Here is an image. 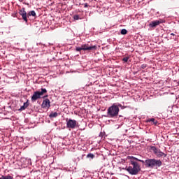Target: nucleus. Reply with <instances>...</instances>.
Segmentation results:
<instances>
[{
  "mask_svg": "<svg viewBox=\"0 0 179 179\" xmlns=\"http://www.w3.org/2000/svg\"><path fill=\"white\" fill-rule=\"evenodd\" d=\"M19 14L21 16V18L20 19H23V9H21L19 12Z\"/></svg>",
  "mask_w": 179,
  "mask_h": 179,
  "instance_id": "22",
  "label": "nucleus"
},
{
  "mask_svg": "<svg viewBox=\"0 0 179 179\" xmlns=\"http://www.w3.org/2000/svg\"><path fill=\"white\" fill-rule=\"evenodd\" d=\"M171 36H176V34H174L173 33H171Z\"/></svg>",
  "mask_w": 179,
  "mask_h": 179,
  "instance_id": "27",
  "label": "nucleus"
},
{
  "mask_svg": "<svg viewBox=\"0 0 179 179\" xmlns=\"http://www.w3.org/2000/svg\"><path fill=\"white\" fill-rule=\"evenodd\" d=\"M30 103H29V101H27V102H24L23 104V110H25V108H27Z\"/></svg>",
  "mask_w": 179,
  "mask_h": 179,
  "instance_id": "15",
  "label": "nucleus"
},
{
  "mask_svg": "<svg viewBox=\"0 0 179 179\" xmlns=\"http://www.w3.org/2000/svg\"><path fill=\"white\" fill-rule=\"evenodd\" d=\"M140 162L143 164H145V167L148 169H157L158 167H162V160L156 159H148L145 161L140 160Z\"/></svg>",
  "mask_w": 179,
  "mask_h": 179,
  "instance_id": "2",
  "label": "nucleus"
},
{
  "mask_svg": "<svg viewBox=\"0 0 179 179\" xmlns=\"http://www.w3.org/2000/svg\"><path fill=\"white\" fill-rule=\"evenodd\" d=\"M24 163H25V165L26 164L28 165V164H30V163H31V161L30 159H28L27 163L26 164V161L24 162Z\"/></svg>",
  "mask_w": 179,
  "mask_h": 179,
  "instance_id": "25",
  "label": "nucleus"
},
{
  "mask_svg": "<svg viewBox=\"0 0 179 179\" xmlns=\"http://www.w3.org/2000/svg\"><path fill=\"white\" fill-rule=\"evenodd\" d=\"M87 159H94V155L92 153H89L87 155Z\"/></svg>",
  "mask_w": 179,
  "mask_h": 179,
  "instance_id": "18",
  "label": "nucleus"
},
{
  "mask_svg": "<svg viewBox=\"0 0 179 179\" xmlns=\"http://www.w3.org/2000/svg\"><path fill=\"white\" fill-rule=\"evenodd\" d=\"M147 67H148V64H142V65H141V69H145V68H147Z\"/></svg>",
  "mask_w": 179,
  "mask_h": 179,
  "instance_id": "24",
  "label": "nucleus"
},
{
  "mask_svg": "<svg viewBox=\"0 0 179 179\" xmlns=\"http://www.w3.org/2000/svg\"><path fill=\"white\" fill-rule=\"evenodd\" d=\"M162 23L159 20L152 21L151 23H150L149 26L150 27H156V26H159Z\"/></svg>",
  "mask_w": 179,
  "mask_h": 179,
  "instance_id": "9",
  "label": "nucleus"
},
{
  "mask_svg": "<svg viewBox=\"0 0 179 179\" xmlns=\"http://www.w3.org/2000/svg\"><path fill=\"white\" fill-rule=\"evenodd\" d=\"M120 107L124 108V106L120 103H113L108 108L107 114L103 115V117H107L108 118H117L120 113Z\"/></svg>",
  "mask_w": 179,
  "mask_h": 179,
  "instance_id": "1",
  "label": "nucleus"
},
{
  "mask_svg": "<svg viewBox=\"0 0 179 179\" xmlns=\"http://www.w3.org/2000/svg\"><path fill=\"white\" fill-rule=\"evenodd\" d=\"M20 110H23V106H21Z\"/></svg>",
  "mask_w": 179,
  "mask_h": 179,
  "instance_id": "29",
  "label": "nucleus"
},
{
  "mask_svg": "<svg viewBox=\"0 0 179 179\" xmlns=\"http://www.w3.org/2000/svg\"><path fill=\"white\" fill-rule=\"evenodd\" d=\"M129 59V57H125L122 59L123 62H128V60Z\"/></svg>",
  "mask_w": 179,
  "mask_h": 179,
  "instance_id": "20",
  "label": "nucleus"
},
{
  "mask_svg": "<svg viewBox=\"0 0 179 179\" xmlns=\"http://www.w3.org/2000/svg\"><path fill=\"white\" fill-rule=\"evenodd\" d=\"M76 50L78 51V52H80V51L83 50V48H82V46L81 47H77L76 48Z\"/></svg>",
  "mask_w": 179,
  "mask_h": 179,
  "instance_id": "21",
  "label": "nucleus"
},
{
  "mask_svg": "<svg viewBox=\"0 0 179 179\" xmlns=\"http://www.w3.org/2000/svg\"><path fill=\"white\" fill-rule=\"evenodd\" d=\"M127 33H128V31L125 29H122L121 31H120V34H122V35H125Z\"/></svg>",
  "mask_w": 179,
  "mask_h": 179,
  "instance_id": "17",
  "label": "nucleus"
},
{
  "mask_svg": "<svg viewBox=\"0 0 179 179\" xmlns=\"http://www.w3.org/2000/svg\"><path fill=\"white\" fill-rule=\"evenodd\" d=\"M34 17V19H36V17H37V15L36 14V11L34 10H31L29 11L28 13H26L25 10H23V20L24 22H26V23H27V19H30V17Z\"/></svg>",
  "mask_w": 179,
  "mask_h": 179,
  "instance_id": "4",
  "label": "nucleus"
},
{
  "mask_svg": "<svg viewBox=\"0 0 179 179\" xmlns=\"http://www.w3.org/2000/svg\"><path fill=\"white\" fill-rule=\"evenodd\" d=\"M2 179H13V177H12L10 175H8V176H2Z\"/></svg>",
  "mask_w": 179,
  "mask_h": 179,
  "instance_id": "16",
  "label": "nucleus"
},
{
  "mask_svg": "<svg viewBox=\"0 0 179 179\" xmlns=\"http://www.w3.org/2000/svg\"><path fill=\"white\" fill-rule=\"evenodd\" d=\"M163 156H164V157H166V156H167V155L164 154V152H161L159 150V151H158L156 157H163Z\"/></svg>",
  "mask_w": 179,
  "mask_h": 179,
  "instance_id": "13",
  "label": "nucleus"
},
{
  "mask_svg": "<svg viewBox=\"0 0 179 179\" xmlns=\"http://www.w3.org/2000/svg\"><path fill=\"white\" fill-rule=\"evenodd\" d=\"M41 97V95L40 94V91H36L34 93V94L31 96V101H36V100H38Z\"/></svg>",
  "mask_w": 179,
  "mask_h": 179,
  "instance_id": "8",
  "label": "nucleus"
},
{
  "mask_svg": "<svg viewBox=\"0 0 179 179\" xmlns=\"http://www.w3.org/2000/svg\"><path fill=\"white\" fill-rule=\"evenodd\" d=\"M36 45H41V47H42L43 48H44V47H45V45L41 43H36Z\"/></svg>",
  "mask_w": 179,
  "mask_h": 179,
  "instance_id": "23",
  "label": "nucleus"
},
{
  "mask_svg": "<svg viewBox=\"0 0 179 179\" xmlns=\"http://www.w3.org/2000/svg\"><path fill=\"white\" fill-rule=\"evenodd\" d=\"M50 107H51V101H50V99H45V100H43L41 104V108H47L48 110Z\"/></svg>",
  "mask_w": 179,
  "mask_h": 179,
  "instance_id": "7",
  "label": "nucleus"
},
{
  "mask_svg": "<svg viewBox=\"0 0 179 179\" xmlns=\"http://www.w3.org/2000/svg\"><path fill=\"white\" fill-rule=\"evenodd\" d=\"M83 51H92L97 50L96 45H89V44L81 45Z\"/></svg>",
  "mask_w": 179,
  "mask_h": 179,
  "instance_id": "6",
  "label": "nucleus"
},
{
  "mask_svg": "<svg viewBox=\"0 0 179 179\" xmlns=\"http://www.w3.org/2000/svg\"><path fill=\"white\" fill-rule=\"evenodd\" d=\"M89 6V4L87 3H84V8H87Z\"/></svg>",
  "mask_w": 179,
  "mask_h": 179,
  "instance_id": "26",
  "label": "nucleus"
},
{
  "mask_svg": "<svg viewBox=\"0 0 179 179\" xmlns=\"http://www.w3.org/2000/svg\"><path fill=\"white\" fill-rule=\"evenodd\" d=\"M45 93H47V90L45 88H42L41 91L39 92V94H41V96H43Z\"/></svg>",
  "mask_w": 179,
  "mask_h": 179,
  "instance_id": "14",
  "label": "nucleus"
},
{
  "mask_svg": "<svg viewBox=\"0 0 179 179\" xmlns=\"http://www.w3.org/2000/svg\"><path fill=\"white\" fill-rule=\"evenodd\" d=\"M73 19H74V20H79L80 17H79V15H74Z\"/></svg>",
  "mask_w": 179,
  "mask_h": 179,
  "instance_id": "19",
  "label": "nucleus"
},
{
  "mask_svg": "<svg viewBox=\"0 0 179 179\" xmlns=\"http://www.w3.org/2000/svg\"><path fill=\"white\" fill-rule=\"evenodd\" d=\"M127 171L131 176H136L141 171L139 164L134 161H131L130 166L125 169Z\"/></svg>",
  "mask_w": 179,
  "mask_h": 179,
  "instance_id": "3",
  "label": "nucleus"
},
{
  "mask_svg": "<svg viewBox=\"0 0 179 179\" xmlns=\"http://www.w3.org/2000/svg\"><path fill=\"white\" fill-rule=\"evenodd\" d=\"M119 118H122V120L123 117H122V116L120 115Z\"/></svg>",
  "mask_w": 179,
  "mask_h": 179,
  "instance_id": "28",
  "label": "nucleus"
},
{
  "mask_svg": "<svg viewBox=\"0 0 179 179\" xmlns=\"http://www.w3.org/2000/svg\"><path fill=\"white\" fill-rule=\"evenodd\" d=\"M0 179H2V176H1V178H0Z\"/></svg>",
  "mask_w": 179,
  "mask_h": 179,
  "instance_id": "30",
  "label": "nucleus"
},
{
  "mask_svg": "<svg viewBox=\"0 0 179 179\" xmlns=\"http://www.w3.org/2000/svg\"><path fill=\"white\" fill-rule=\"evenodd\" d=\"M128 1H131V0H128Z\"/></svg>",
  "mask_w": 179,
  "mask_h": 179,
  "instance_id": "31",
  "label": "nucleus"
},
{
  "mask_svg": "<svg viewBox=\"0 0 179 179\" xmlns=\"http://www.w3.org/2000/svg\"><path fill=\"white\" fill-rule=\"evenodd\" d=\"M150 150L151 152H153L154 155L156 156L157 154L159 152V151L160 150V149L156 148V146H151L150 147Z\"/></svg>",
  "mask_w": 179,
  "mask_h": 179,
  "instance_id": "10",
  "label": "nucleus"
},
{
  "mask_svg": "<svg viewBox=\"0 0 179 179\" xmlns=\"http://www.w3.org/2000/svg\"><path fill=\"white\" fill-rule=\"evenodd\" d=\"M59 114L57 112H52L50 115L49 117L50 118H57Z\"/></svg>",
  "mask_w": 179,
  "mask_h": 179,
  "instance_id": "12",
  "label": "nucleus"
},
{
  "mask_svg": "<svg viewBox=\"0 0 179 179\" xmlns=\"http://www.w3.org/2000/svg\"><path fill=\"white\" fill-rule=\"evenodd\" d=\"M66 128H71V129H75L76 128V124H78V122L75 120L72 119H66Z\"/></svg>",
  "mask_w": 179,
  "mask_h": 179,
  "instance_id": "5",
  "label": "nucleus"
},
{
  "mask_svg": "<svg viewBox=\"0 0 179 179\" xmlns=\"http://www.w3.org/2000/svg\"><path fill=\"white\" fill-rule=\"evenodd\" d=\"M146 122H151L152 125H157V120H156L155 118L148 119L146 120Z\"/></svg>",
  "mask_w": 179,
  "mask_h": 179,
  "instance_id": "11",
  "label": "nucleus"
}]
</instances>
